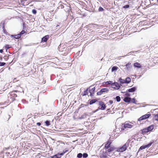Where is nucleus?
Returning <instances> with one entry per match:
<instances>
[{
	"label": "nucleus",
	"instance_id": "obj_1",
	"mask_svg": "<svg viewBox=\"0 0 158 158\" xmlns=\"http://www.w3.org/2000/svg\"><path fill=\"white\" fill-rule=\"evenodd\" d=\"M134 124L131 122L128 123L126 122L124 124H122L121 128V130H124L125 129L131 128Z\"/></svg>",
	"mask_w": 158,
	"mask_h": 158
},
{
	"label": "nucleus",
	"instance_id": "obj_2",
	"mask_svg": "<svg viewBox=\"0 0 158 158\" xmlns=\"http://www.w3.org/2000/svg\"><path fill=\"white\" fill-rule=\"evenodd\" d=\"M129 143L126 142L121 147H118L117 148L116 151L118 152H123L126 151L127 148L128 147Z\"/></svg>",
	"mask_w": 158,
	"mask_h": 158
},
{
	"label": "nucleus",
	"instance_id": "obj_3",
	"mask_svg": "<svg viewBox=\"0 0 158 158\" xmlns=\"http://www.w3.org/2000/svg\"><path fill=\"white\" fill-rule=\"evenodd\" d=\"M151 116L150 114H145L143 115L138 119L139 121L148 118Z\"/></svg>",
	"mask_w": 158,
	"mask_h": 158
},
{
	"label": "nucleus",
	"instance_id": "obj_4",
	"mask_svg": "<svg viewBox=\"0 0 158 158\" xmlns=\"http://www.w3.org/2000/svg\"><path fill=\"white\" fill-rule=\"evenodd\" d=\"M154 141H151L147 145H146L144 146H141L140 147L139 150H142L143 149H145L147 148H149L151 146L152 144L153 143Z\"/></svg>",
	"mask_w": 158,
	"mask_h": 158
},
{
	"label": "nucleus",
	"instance_id": "obj_5",
	"mask_svg": "<svg viewBox=\"0 0 158 158\" xmlns=\"http://www.w3.org/2000/svg\"><path fill=\"white\" fill-rule=\"evenodd\" d=\"M99 105L100 106L98 107L99 109L101 110H104L106 108V106L104 103L102 101L99 102Z\"/></svg>",
	"mask_w": 158,
	"mask_h": 158
},
{
	"label": "nucleus",
	"instance_id": "obj_6",
	"mask_svg": "<svg viewBox=\"0 0 158 158\" xmlns=\"http://www.w3.org/2000/svg\"><path fill=\"white\" fill-rule=\"evenodd\" d=\"M109 89L107 88L102 89L99 91L97 93V95H101L103 93L107 92Z\"/></svg>",
	"mask_w": 158,
	"mask_h": 158
},
{
	"label": "nucleus",
	"instance_id": "obj_7",
	"mask_svg": "<svg viewBox=\"0 0 158 158\" xmlns=\"http://www.w3.org/2000/svg\"><path fill=\"white\" fill-rule=\"evenodd\" d=\"M111 86L112 88L117 89H118L120 88V86L119 84L117 82L113 83V84H111Z\"/></svg>",
	"mask_w": 158,
	"mask_h": 158
},
{
	"label": "nucleus",
	"instance_id": "obj_8",
	"mask_svg": "<svg viewBox=\"0 0 158 158\" xmlns=\"http://www.w3.org/2000/svg\"><path fill=\"white\" fill-rule=\"evenodd\" d=\"M107 156V154L106 152L103 151L101 152L100 154V157L101 158H106Z\"/></svg>",
	"mask_w": 158,
	"mask_h": 158
},
{
	"label": "nucleus",
	"instance_id": "obj_9",
	"mask_svg": "<svg viewBox=\"0 0 158 158\" xmlns=\"http://www.w3.org/2000/svg\"><path fill=\"white\" fill-rule=\"evenodd\" d=\"M133 66L135 67L139 68L141 67V65L138 62H135L134 63Z\"/></svg>",
	"mask_w": 158,
	"mask_h": 158
},
{
	"label": "nucleus",
	"instance_id": "obj_10",
	"mask_svg": "<svg viewBox=\"0 0 158 158\" xmlns=\"http://www.w3.org/2000/svg\"><path fill=\"white\" fill-rule=\"evenodd\" d=\"M136 88L135 87H133L130 89H128L127 91L129 92H134L136 90Z\"/></svg>",
	"mask_w": 158,
	"mask_h": 158
},
{
	"label": "nucleus",
	"instance_id": "obj_11",
	"mask_svg": "<svg viewBox=\"0 0 158 158\" xmlns=\"http://www.w3.org/2000/svg\"><path fill=\"white\" fill-rule=\"evenodd\" d=\"M95 90V88L94 87L92 88L91 89L89 90V92L90 94V96H93L94 91Z\"/></svg>",
	"mask_w": 158,
	"mask_h": 158
},
{
	"label": "nucleus",
	"instance_id": "obj_12",
	"mask_svg": "<svg viewBox=\"0 0 158 158\" xmlns=\"http://www.w3.org/2000/svg\"><path fill=\"white\" fill-rule=\"evenodd\" d=\"M111 143L110 141H108L107 142V143L105 144V148L106 149H108L110 147Z\"/></svg>",
	"mask_w": 158,
	"mask_h": 158
},
{
	"label": "nucleus",
	"instance_id": "obj_13",
	"mask_svg": "<svg viewBox=\"0 0 158 158\" xmlns=\"http://www.w3.org/2000/svg\"><path fill=\"white\" fill-rule=\"evenodd\" d=\"M131 99V98L127 97L124 98L123 100L126 102H130Z\"/></svg>",
	"mask_w": 158,
	"mask_h": 158
},
{
	"label": "nucleus",
	"instance_id": "obj_14",
	"mask_svg": "<svg viewBox=\"0 0 158 158\" xmlns=\"http://www.w3.org/2000/svg\"><path fill=\"white\" fill-rule=\"evenodd\" d=\"M61 153L60 154H56L52 157V158H60L61 157Z\"/></svg>",
	"mask_w": 158,
	"mask_h": 158
},
{
	"label": "nucleus",
	"instance_id": "obj_15",
	"mask_svg": "<svg viewBox=\"0 0 158 158\" xmlns=\"http://www.w3.org/2000/svg\"><path fill=\"white\" fill-rule=\"evenodd\" d=\"M11 37H14L15 39H17L21 37V35L19 34L16 35H12L11 36Z\"/></svg>",
	"mask_w": 158,
	"mask_h": 158
},
{
	"label": "nucleus",
	"instance_id": "obj_16",
	"mask_svg": "<svg viewBox=\"0 0 158 158\" xmlns=\"http://www.w3.org/2000/svg\"><path fill=\"white\" fill-rule=\"evenodd\" d=\"M49 37V36L48 35H47L45 36L44 37H43L42 39V42H45L47 41L48 38Z\"/></svg>",
	"mask_w": 158,
	"mask_h": 158
},
{
	"label": "nucleus",
	"instance_id": "obj_17",
	"mask_svg": "<svg viewBox=\"0 0 158 158\" xmlns=\"http://www.w3.org/2000/svg\"><path fill=\"white\" fill-rule=\"evenodd\" d=\"M115 149H117V148L114 147H111L108 149L107 151L108 152H110L115 150Z\"/></svg>",
	"mask_w": 158,
	"mask_h": 158
},
{
	"label": "nucleus",
	"instance_id": "obj_18",
	"mask_svg": "<svg viewBox=\"0 0 158 158\" xmlns=\"http://www.w3.org/2000/svg\"><path fill=\"white\" fill-rule=\"evenodd\" d=\"M131 63H128L125 65L126 67L127 70H128L130 69L131 66Z\"/></svg>",
	"mask_w": 158,
	"mask_h": 158
},
{
	"label": "nucleus",
	"instance_id": "obj_19",
	"mask_svg": "<svg viewBox=\"0 0 158 158\" xmlns=\"http://www.w3.org/2000/svg\"><path fill=\"white\" fill-rule=\"evenodd\" d=\"M147 128L149 131H151L154 128V126L153 125H152L149 126L147 127Z\"/></svg>",
	"mask_w": 158,
	"mask_h": 158
},
{
	"label": "nucleus",
	"instance_id": "obj_20",
	"mask_svg": "<svg viewBox=\"0 0 158 158\" xmlns=\"http://www.w3.org/2000/svg\"><path fill=\"white\" fill-rule=\"evenodd\" d=\"M142 133L143 134H144L148 132H149V131L148 130L147 128H144V129H143L142 130Z\"/></svg>",
	"mask_w": 158,
	"mask_h": 158
},
{
	"label": "nucleus",
	"instance_id": "obj_21",
	"mask_svg": "<svg viewBox=\"0 0 158 158\" xmlns=\"http://www.w3.org/2000/svg\"><path fill=\"white\" fill-rule=\"evenodd\" d=\"M131 81V79L129 77H127L125 79L126 83H129Z\"/></svg>",
	"mask_w": 158,
	"mask_h": 158
},
{
	"label": "nucleus",
	"instance_id": "obj_22",
	"mask_svg": "<svg viewBox=\"0 0 158 158\" xmlns=\"http://www.w3.org/2000/svg\"><path fill=\"white\" fill-rule=\"evenodd\" d=\"M119 82L121 84H123L124 83H126L125 81V79H123L121 78H120L119 80Z\"/></svg>",
	"mask_w": 158,
	"mask_h": 158
},
{
	"label": "nucleus",
	"instance_id": "obj_23",
	"mask_svg": "<svg viewBox=\"0 0 158 158\" xmlns=\"http://www.w3.org/2000/svg\"><path fill=\"white\" fill-rule=\"evenodd\" d=\"M5 23V21H2V22L0 24V26L2 27V28H4V24Z\"/></svg>",
	"mask_w": 158,
	"mask_h": 158
},
{
	"label": "nucleus",
	"instance_id": "obj_24",
	"mask_svg": "<svg viewBox=\"0 0 158 158\" xmlns=\"http://www.w3.org/2000/svg\"><path fill=\"white\" fill-rule=\"evenodd\" d=\"M97 101V100L96 99H93L92 100H91L89 102V104L90 105H92L94 103H95V102H96Z\"/></svg>",
	"mask_w": 158,
	"mask_h": 158
},
{
	"label": "nucleus",
	"instance_id": "obj_25",
	"mask_svg": "<svg viewBox=\"0 0 158 158\" xmlns=\"http://www.w3.org/2000/svg\"><path fill=\"white\" fill-rule=\"evenodd\" d=\"M118 68L116 66H113L112 68V71H116L117 70Z\"/></svg>",
	"mask_w": 158,
	"mask_h": 158
},
{
	"label": "nucleus",
	"instance_id": "obj_26",
	"mask_svg": "<svg viewBox=\"0 0 158 158\" xmlns=\"http://www.w3.org/2000/svg\"><path fill=\"white\" fill-rule=\"evenodd\" d=\"M88 89H87L86 90L84 91V93L83 94V96H84L87 95L88 94Z\"/></svg>",
	"mask_w": 158,
	"mask_h": 158
},
{
	"label": "nucleus",
	"instance_id": "obj_27",
	"mask_svg": "<svg viewBox=\"0 0 158 158\" xmlns=\"http://www.w3.org/2000/svg\"><path fill=\"white\" fill-rule=\"evenodd\" d=\"M115 98L117 102H119L120 101L121 99L120 97L119 96H117Z\"/></svg>",
	"mask_w": 158,
	"mask_h": 158
},
{
	"label": "nucleus",
	"instance_id": "obj_28",
	"mask_svg": "<svg viewBox=\"0 0 158 158\" xmlns=\"http://www.w3.org/2000/svg\"><path fill=\"white\" fill-rule=\"evenodd\" d=\"M68 151V150L67 149H65L64 150H63L62 153H60L61 155L62 156H63L65 153H66Z\"/></svg>",
	"mask_w": 158,
	"mask_h": 158
},
{
	"label": "nucleus",
	"instance_id": "obj_29",
	"mask_svg": "<svg viewBox=\"0 0 158 158\" xmlns=\"http://www.w3.org/2000/svg\"><path fill=\"white\" fill-rule=\"evenodd\" d=\"M45 123L47 126H48L50 125V121L47 120L45 122Z\"/></svg>",
	"mask_w": 158,
	"mask_h": 158
},
{
	"label": "nucleus",
	"instance_id": "obj_30",
	"mask_svg": "<svg viewBox=\"0 0 158 158\" xmlns=\"http://www.w3.org/2000/svg\"><path fill=\"white\" fill-rule=\"evenodd\" d=\"M82 156V154L81 153H78L77 156V157L79 158H81Z\"/></svg>",
	"mask_w": 158,
	"mask_h": 158
},
{
	"label": "nucleus",
	"instance_id": "obj_31",
	"mask_svg": "<svg viewBox=\"0 0 158 158\" xmlns=\"http://www.w3.org/2000/svg\"><path fill=\"white\" fill-rule=\"evenodd\" d=\"M82 156L84 158H86L88 156V155L87 153H84L82 154Z\"/></svg>",
	"mask_w": 158,
	"mask_h": 158
},
{
	"label": "nucleus",
	"instance_id": "obj_32",
	"mask_svg": "<svg viewBox=\"0 0 158 158\" xmlns=\"http://www.w3.org/2000/svg\"><path fill=\"white\" fill-rule=\"evenodd\" d=\"M113 84L112 82L111 81H107L106 82V84H108V85L111 84H111Z\"/></svg>",
	"mask_w": 158,
	"mask_h": 158
},
{
	"label": "nucleus",
	"instance_id": "obj_33",
	"mask_svg": "<svg viewBox=\"0 0 158 158\" xmlns=\"http://www.w3.org/2000/svg\"><path fill=\"white\" fill-rule=\"evenodd\" d=\"M129 7V5H127L123 6V8H127Z\"/></svg>",
	"mask_w": 158,
	"mask_h": 158
},
{
	"label": "nucleus",
	"instance_id": "obj_34",
	"mask_svg": "<svg viewBox=\"0 0 158 158\" xmlns=\"http://www.w3.org/2000/svg\"><path fill=\"white\" fill-rule=\"evenodd\" d=\"M6 63L4 62H0V66H3Z\"/></svg>",
	"mask_w": 158,
	"mask_h": 158
},
{
	"label": "nucleus",
	"instance_id": "obj_35",
	"mask_svg": "<svg viewBox=\"0 0 158 158\" xmlns=\"http://www.w3.org/2000/svg\"><path fill=\"white\" fill-rule=\"evenodd\" d=\"M25 31L24 30H23L19 34H20L21 35V36L22 35H23V34H24L25 33Z\"/></svg>",
	"mask_w": 158,
	"mask_h": 158
},
{
	"label": "nucleus",
	"instance_id": "obj_36",
	"mask_svg": "<svg viewBox=\"0 0 158 158\" xmlns=\"http://www.w3.org/2000/svg\"><path fill=\"white\" fill-rule=\"evenodd\" d=\"M103 9L101 7H99L98 10L100 11H102L103 10Z\"/></svg>",
	"mask_w": 158,
	"mask_h": 158
},
{
	"label": "nucleus",
	"instance_id": "obj_37",
	"mask_svg": "<svg viewBox=\"0 0 158 158\" xmlns=\"http://www.w3.org/2000/svg\"><path fill=\"white\" fill-rule=\"evenodd\" d=\"M86 117V115L85 114V115H82V116H81L80 118L81 119H84V118H85Z\"/></svg>",
	"mask_w": 158,
	"mask_h": 158
},
{
	"label": "nucleus",
	"instance_id": "obj_38",
	"mask_svg": "<svg viewBox=\"0 0 158 158\" xmlns=\"http://www.w3.org/2000/svg\"><path fill=\"white\" fill-rule=\"evenodd\" d=\"M29 64V62H27V63H25L23 64V65H22V66H26V65L28 64Z\"/></svg>",
	"mask_w": 158,
	"mask_h": 158
},
{
	"label": "nucleus",
	"instance_id": "obj_39",
	"mask_svg": "<svg viewBox=\"0 0 158 158\" xmlns=\"http://www.w3.org/2000/svg\"><path fill=\"white\" fill-rule=\"evenodd\" d=\"M32 12L34 14H35L36 13V11L35 9H33L32 10Z\"/></svg>",
	"mask_w": 158,
	"mask_h": 158
},
{
	"label": "nucleus",
	"instance_id": "obj_40",
	"mask_svg": "<svg viewBox=\"0 0 158 158\" xmlns=\"http://www.w3.org/2000/svg\"><path fill=\"white\" fill-rule=\"evenodd\" d=\"M2 29H3V32L4 33L6 34V33H7V32H6V29H5V27L4 28H2Z\"/></svg>",
	"mask_w": 158,
	"mask_h": 158
},
{
	"label": "nucleus",
	"instance_id": "obj_41",
	"mask_svg": "<svg viewBox=\"0 0 158 158\" xmlns=\"http://www.w3.org/2000/svg\"><path fill=\"white\" fill-rule=\"evenodd\" d=\"M132 102L133 103H136V102H135V98H133L132 99Z\"/></svg>",
	"mask_w": 158,
	"mask_h": 158
},
{
	"label": "nucleus",
	"instance_id": "obj_42",
	"mask_svg": "<svg viewBox=\"0 0 158 158\" xmlns=\"http://www.w3.org/2000/svg\"><path fill=\"white\" fill-rule=\"evenodd\" d=\"M109 103L110 104H112L113 103V101L112 100H110Z\"/></svg>",
	"mask_w": 158,
	"mask_h": 158
},
{
	"label": "nucleus",
	"instance_id": "obj_43",
	"mask_svg": "<svg viewBox=\"0 0 158 158\" xmlns=\"http://www.w3.org/2000/svg\"><path fill=\"white\" fill-rule=\"evenodd\" d=\"M41 124L40 123L38 122L36 123V125H38V126H40L41 125Z\"/></svg>",
	"mask_w": 158,
	"mask_h": 158
},
{
	"label": "nucleus",
	"instance_id": "obj_44",
	"mask_svg": "<svg viewBox=\"0 0 158 158\" xmlns=\"http://www.w3.org/2000/svg\"><path fill=\"white\" fill-rule=\"evenodd\" d=\"M6 48L7 49H9L10 48L8 45H6Z\"/></svg>",
	"mask_w": 158,
	"mask_h": 158
},
{
	"label": "nucleus",
	"instance_id": "obj_45",
	"mask_svg": "<svg viewBox=\"0 0 158 158\" xmlns=\"http://www.w3.org/2000/svg\"><path fill=\"white\" fill-rule=\"evenodd\" d=\"M126 95L128 96H130V94L127 93V92H126Z\"/></svg>",
	"mask_w": 158,
	"mask_h": 158
},
{
	"label": "nucleus",
	"instance_id": "obj_46",
	"mask_svg": "<svg viewBox=\"0 0 158 158\" xmlns=\"http://www.w3.org/2000/svg\"><path fill=\"white\" fill-rule=\"evenodd\" d=\"M3 52V50L2 49L0 50V53H2Z\"/></svg>",
	"mask_w": 158,
	"mask_h": 158
},
{
	"label": "nucleus",
	"instance_id": "obj_47",
	"mask_svg": "<svg viewBox=\"0 0 158 158\" xmlns=\"http://www.w3.org/2000/svg\"><path fill=\"white\" fill-rule=\"evenodd\" d=\"M58 26H59V25H57V26H56V27H58Z\"/></svg>",
	"mask_w": 158,
	"mask_h": 158
},
{
	"label": "nucleus",
	"instance_id": "obj_48",
	"mask_svg": "<svg viewBox=\"0 0 158 158\" xmlns=\"http://www.w3.org/2000/svg\"><path fill=\"white\" fill-rule=\"evenodd\" d=\"M127 55H125V56H127Z\"/></svg>",
	"mask_w": 158,
	"mask_h": 158
},
{
	"label": "nucleus",
	"instance_id": "obj_49",
	"mask_svg": "<svg viewBox=\"0 0 158 158\" xmlns=\"http://www.w3.org/2000/svg\"><path fill=\"white\" fill-rule=\"evenodd\" d=\"M157 2L158 3V0H157Z\"/></svg>",
	"mask_w": 158,
	"mask_h": 158
}]
</instances>
